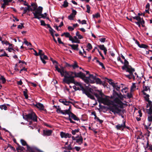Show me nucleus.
<instances>
[{
  "instance_id": "f257e3e1",
  "label": "nucleus",
  "mask_w": 152,
  "mask_h": 152,
  "mask_svg": "<svg viewBox=\"0 0 152 152\" xmlns=\"http://www.w3.org/2000/svg\"><path fill=\"white\" fill-rule=\"evenodd\" d=\"M81 88L83 93L85 94L88 97L92 99H95V98L93 96L94 95L100 103H103L105 105L109 104V100L106 98H104V95L101 90H97L96 92L94 93L93 90L91 88H84L83 87Z\"/></svg>"
},
{
  "instance_id": "f03ea898",
  "label": "nucleus",
  "mask_w": 152,
  "mask_h": 152,
  "mask_svg": "<svg viewBox=\"0 0 152 152\" xmlns=\"http://www.w3.org/2000/svg\"><path fill=\"white\" fill-rule=\"evenodd\" d=\"M55 68L56 70L60 73L62 77H64V81L68 84L74 82V77H79L82 79L85 76V74L81 72L77 73L73 72H67L64 70L63 67L60 69L57 65H55Z\"/></svg>"
},
{
  "instance_id": "7ed1b4c3",
  "label": "nucleus",
  "mask_w": 152,
  "mask_h": 152,
  "mask_svg": "<svg viewBox=\"0 0 152 152\" xmlns=\"http://www.w3.org/2000/svg\"><path fill=\"white\" fill-rule=\"evenodd\" d=\"M42 7H39L35 12H32L34 16V18L39 19L41 18H46L47 16V13L42 14Z\"/></svg>"
},
{
  "instance_id": "20e7f679",
  "label": "nucleus",
  "mask_w": 152,
  "mask_h": 152,
  "mask_svg": "<svg viewBox=\"0 0 152 152\" xmlns=\"http://www.w3.org/2000/svg\"><path fill=\"white\" fill-rule=\"evenodd\" d=\"M85 72H86V75H88V76L86 77L85 75L84 77L83 78H82V79L87 84H88L90 83H94L96 77L94 76L93 75L89 74L88 71H86Z\"/></svg>"
},
{
  "instance_id": "39448f33",
  "label": "nucleus",
  "mask_w": 152,
  "mask_h": 152,
  "mask_svg": "<svg viewBox=\"0 0 152 152\" xmlns=\"http://www.w3.org/2000/svg\"><path fill=\"white\" fill-rule=\"evenodd\" d=\"M114 96L115 97L116 96L120 99H119L117 97H116L114 100V102L117 104H118L120 105H122L123 104L122 102L121 101V100H123L124 99V96L123 95L120 93L119 94H118L116 91H114L113 94Z\"/></svg>"
},
{
  "instance_id": "423d86ee",
  "label": "nucleus",
  "mask_w": 152,
  "mask_h": 152,
  "mask_svg": "<svg viewBox=\"0 0 152 152\" xmlns=\"http://www.w3.org/2000/svg\"><path fill=\"white\" fill-rule=\"evenodd\" d=\"M23 118L25 120H31L35 122L37 121V117L35 113L33 112H31L28 114L24 115L23 116Z\"/></svg>"
},
{
  "instance_id": "0eeeda50",
  "label": "nucleus",
  "mask_w": 152,
  "mask_h": 152,
  "mask_svg": "<svg viewBox=\"0 0 152 152\" xmlns=\"http://www.w3.org/2000/svg\"><path fill=\"white\" fill-rule=\"evenodd\" d=\"M134 71V69L133 68L128 70V71H127L129 73V75H126V77L130 79L133 78L134 80L137 79L138 77V76L136 73H135L134 75L133 74V72Z\"/></svg>"
},
{
  "instance_id": "6e6552de",
  "label": "nucleus",
  "mask_w": 152,
  "mask_h": 152,
  "mask_svg": "<svg viewBox=\"0 0 152 152\" xmlns=\"http://www.w3.org/2000/svg\"><path fill=\"white\" fill-rule=\"evenodd\" d=\"M110 110L114 114L117 113L119 115H120V113L121 111V110L116 105H114L112 107L110 108Z\"/></svg>"
},
{
  "instance_id": "1a4fd4ad",
  "label": "nucleus",
  "mask_w": 152,
  "mask_h": 152,
  "mask_svg": "<svg viewBox=\"0 0 152 152\" xmlns=\"http://www.w3.org/2000/svg\"><path fill=\"white\" fill-rule=\"evenodd\" d=\"M122 68L123 70H125L126 72L132 68L131 66L129 65V62L126 59H124V65Z\"/></svg>"
},
{
  "instance_id": "9d476101",
  "label": "nucleus",
  "mask_w": 152,
  "mask_h": 152,
  "mask_svg": "<svg viewBox=\"0 0 152 152\" xmlns=\"http://www.w3.org/2000/svg\"><path fill=\"white\" fill-rule=\"evenodd\" d=\"M73 119L74 120L78 121L79 120V118L76 116V115L74 114L73 113H71V114L69 115V118L68 119L70 123H72L75 124V121H73L71 118Z\"/></svg>"
},
{
  "instance_id": "9b49d317",
  "label": "nucleus",
  "mask_w": 152,
  "mask_h": 152,
  "mask_svg": "<svg viewBox=\"0 0 152 152\" xmlns=\"http://www.w3.org/2000/svg\"><path fill=\"white\" fill-rule=\"evenodd\" d=\"M147 112L149 115H148V119L149 121L152 122V107H150L149 109L148 110Z\"/></svg>"
},
{
  "instance_id": "f8f14e48",
  "label": "nucleus",
  "mask_w": 152,
  "mask_h": 152,
  "mask_svg": "<svg viewBox=\"0 0 152 152\" xmlns=\"http://www.w3.org/2000/svg\"><path fill=\"white\" fill-rule=\"evenodd\" d=\"M34 106L38 108L40 110L46 111L45 109H44L45 107L44 105L40 103H37L34 105Z\"/></svg>"
},
{
  "instance_id": "ddd939ff",
  "label": "nucleus",
  "mask_w": 152,
  "mask_h": 152,
  "mask_svg": "<svg viewBox=\"0 0 152 152\" xmlns=\"http://www.w3.org/2000/svg\"><path fill=\"white\" fill-rule=\"evenodd\" d=\"M134 19H136L138 21H139L140 24H141L142 27H144L143 25L144 24L145 22L142 18H141L140 17L137 16L132 17Z\"/></svg>"
},
{
  "instance_id": "4468645a",
  "label": "nucleus",
  "mask_w": 152,
  "mask_h": 152,
  "mask_svg": "<svg viewBox=\"0 0 152 152\" xmlns=\"http://www.w3.org/2000/svg\"><path fill=\"white\" fill-rule=\"evenodd\" d=\"M60 135L61 138L64 137L67 138V137L70 138L71 137L72 135L68 133H66L63 132H61L60 133Z\"/></svg>"
},
{
  "instance_id": "2eb2a0df",
  "label": "nucleus",
  "mask_w": 152,
  "mask_h": 152,
  "mask_svg": "<svg viewBox=\"0 0 152 152\" xmlns=\"http://www.w3.org/2000/svg\"><path fill=\"white\" fill-rule=\"evenodd\" d=\"M12 1V0H3L4 3L2 4L1 8L4 9L5 8L6 6L9 5V3L11 2Z\"/></svg>"
},
{
  "instance_id": "dca6fc26",
  "label": "nucleus",
  "mask_w": 152,
  "mask_h": 152,
  "mask_svg": "<svg viewBox=\"0 0 152 152\" xmlns=\"http://www.w3.org/2000/svg\"><path fill=\"white\" fill-rule=\"evenodd\" d=\"M76 142L78 144L80 145L83 143V138L81 136H78L76 137Z\"/></svg>"
},
{
  "instance_id": "f3484780",
  "label": "nucleus",
  "mask_w": 152,
  "mask_h": 152,
  "mask_svg": "<svg viewBox=\"0 0 152 152\" xmlns=\"http://www.w3.org/2000/svg\"><path fill=\"white\" fill-rule=\"evenodd\" d=\"M123 123L120 124H118L116 126V128L118 130L121 129H123L125 128L126 126H125V122L124 121H123Z\"/></svg>"
},
{
  "instance_id": "a211bd4d",
  "label": "nucleus",
  "mask_w": 152,
  "mask_h": 152,
  "mask_svg": "<svg viewBox=\"0 0 152 152\" xmlns=\"http://www.w3.org/2000/svg\"><path fill=\"white\" fill-rule=\"evenodd\" d=\"M40 57V59L43 63L44 64L46 63V62L45 60H48V57L46 55L43 54L42 56H41Z\"/></svg>"
},
{
  "instance_id": "6ab92c4d",
  "label": "nucleus",
  "mask_w": 152,
  "mask_h": 152,
  "mask_svg": "<svg viewBox=\"0 0 152 152\" xmlns=\"http://www.w3.org/2000/svg\"><path fill=\"white\" fill-rule=\"evenodd\" d=\"M61 36H65L66 37H68L69 38V40H72V37L70 35V34L68 32H64L61 35Z\"/></svg>"
},
{
  "instance_id": "aec40b11",
  "label": "nucleus",
  "mask_w": 152,
  "mask_h": 152,
  "mask_svg": "<svg viewBox=\"0 0 152 152\" xmlns=\"http://www.w3.org/2000/svg\"><path fill=\"white\" fill-rule=\"evenodd\" d=\"M124 85L121 84L120 86H118L117 85V83H115L114 86L113 87L117 91H119L121 87L123 88Z\"/></svg>"
},
{
  "instance_id": "412c9836",
  "label": "nucleus",
  "mask_w": 152,
  "mask_h": 152,
  "mask_svg": "<svg viewBox=\"0 0 152 152\" xmlns=\"http://www.w3.org/2000/svg\"><path fill=\"white\" fill-rule=\"evenodd\" d=\"M52 131L51 130H46L43 131L44 134L46 136H50L52 134Z\"/></svg>"
},
{
  "instance_id": "4be33fe9",
  "label": "nucleus",
  "mask_w": 152,
  "mask_h": 152,
  "mask_svg": "<svg viewBox=\"0 0 152 152\" xmlns=\"http://www.w3.org/2000/svg\"><path fill=\"white\" fill-rule=\"evenodd\" d=\"M143 90L142 92L143 93V94H146V93L145 91H148L150 92V88L148 86H143Z\"/></svg>"
},
{
  "instance_id": "5701e85b",
  "label": "nucleus",
  "mask_w": 152,
  "mask_h": 152,
  "mask_svg": "<svg viewBox=\"0 0 152 152\" xmlns=\"http://www.w3.org/2000/svg\"><path fill=\"white\" fill-rule=\"evenodd\" d=\"M98 47L101 50L104 51V54L106 55L107 50L104 45H100Z\"/></svg>"
},
{
  "instance_id": "b1692460",
  "label": "nucleus",
  "mask_w": 152,
  "mask_h": 152,
  "mask_svg": "<svg viewBox=\"0 0 152 152\" xmlns=\"http://www.w3.org/2000/svg\"><path fill=\"white\" fill-rule=\"evenodd\" d=\"M2 56L9 57L3 50H1L0 51V57Z\"/></svg>"
},
{
  "instance_id": "393cba45",
  "label": "nucleus",
  "mask_w": 152,
  "mask_h": 152,
  "mask_svg": "<svg viewBox=\"0 0 152 152\" xmlns=\"http://www.w3.org/2000/svg\"><path fill=\"white\" fill-rule=\"evenodd\" d=\"M72 40H71L72 43H80V41L78 39L76 36H75L73 38L72 37Z\"/></svg>"
},
{
  "instance_id": "a878e982",
  "label": "nucleus",
  "mask_w": 152,
  "mask_h": 152,
  "mask_svg": "<svg viewBox=\"0 0 152 152\" xmlns=\"http://www.w3.org/2000/svg\"><path fill=\"white\" fill-rule=\"evenodd\" d=\"M68 45L71 47L74 50H78V45H70L69 44Z\"/></svg>"
},
{
  "instance_id": "bb28decb",
  "label": "nucleus",
  "mask_w": 152,
  "mask_h": 152,
  "mask_svg": "<svg viewBox=\"0 0 152 152\" xmlns=\"http://www.w3.org/2000/svg\"><path fill=\"white\" fill-rule=\"evenodd\" d=\"M32 7H30V11H35L34 12H35L36 10L37 9V6H36L35 4H32L31 5Z\"/></svg>"
},
{
  "instance_id": "cd10ccee",
  "label": "nucleus",
  "mask_w": 152,
  "mask_h": 152,
  "mask_svg": "<svg viewBox=\"0 0 152 152\" xmlns=\"http://www.w3.org/2000/svg\"><path fill=\"white\" fill-rule=\"evenodd\" d=\"M72 67L73 69H75L77 68H78L79 66L78 65L77 62L76 61H75L74 64H72Z\"/></svg>"
},
{
  "instance_id": "c85d7f7f",
  "label": "nucleus",
  "mask_w": 152,
  "mask_h": 152,
  "mask_svg": "<svg viewBox=\"0 0 152 152\" xmlns=\"http://www.w3.org/2000/svg\"><path fill=\"white\" fill-rule=\"evenodd\" d=\"M72 113L70 110H69V109H68L64 111H63V113H62V114L64 115L66 114H68L69 115H69L71 114V113Z\"/></svg>"
},
{
  "instance_id": "c756f323",
  "label": "nucleus",
  "mask_w": 152,
  "mask_h": 152,
  "mask_svg": "<svg viewBox=\"0 0 152 152\" xmlns=\"http://www.w3.org/2000/svg\"><path fill=\"white\" fill-rule=\"evenodd\" d=\"M147 148L148 150L152 151V145L149 144L148 142L147 143Z\"/></svg>"
},
{
  "instance_id": "7c9ffc66",
  "label": "nucleus",
  "mask_w": 152,
  "mask_h": 152,
  "mask_svg": "<svg viewBox=\"0 0 152 152\" xmlns=\"http://www.w3.org/2000/svg\"><path fill=\"white\" fill-rule=\"evenodd\" d=\"M95 82H96L97 84H101L102 83L100 79L96 77L95 79Z\"/></svg>"
},
{
  "instance_id": "2f4dec72",
  "label": "nucleus",
  "mask_w": 152,
  "mask_h": 152,
  "mask_svg": "<svg viewBox=\"0 0 152 152\" xmlns=\"http://www.w3.org/2000/svg\"><path fill=\"white\" fill-rule=\"evenodd\" d=\"M30 6H28V7H26L24 8L23 12V14H25L26 12L28 11H30Z\"/></svg>"
},
{
  "instance_id": "473e14b6",
  "label": "nucleus",
  "mask_w": 152,
  "mask_h": 152,
  "mask_svg": "<svg viewBox=\"0 0 152 152\" xmlns=\"http://www.w3.org/2000/svg\"><path fill=\"white\" fill-rule=\"evenodd\" d=\"M27 91H28V90H27V89H25V91H23V95L24 96H25L26 99H27L28 98V95L27 94Z\"/></svg>"
},
{
  "instance_id": "72a5a7b5",
  "label": "nucleus",
  "mask_w": 152,
  "mask_h": 152,
  "mask_svg": "<svg viewBox=\"0 0 152 152\" xmlns=\"http://www.w3.org/2000/svg\"><path fill=\"white\" fill-rule=\"evenodd\" d=\"M136 88V86L135 85V83H132V85L131 87V91H134Z\"/></svg>"
},
{
  "instance_id": "f704fd0d",
  "label": "nucleus",
  "mask_w": 152,
  "mask_h": 152,
  "mask_svg": "<svg viewBox=\"0 0 152 152\" xmlns=\"http://www.w3.org/2000/svg\"><path fill=\"white\" fill-rule=\"evenodd\" d=\"M6 79L2 76H1L0 78V81L2 82L3 83H4L6 82Z\"/></svg>"
},
{
  "instance_id": "c9c22d12",
  "label": "nucleus",
  "mask_w": 152,
  "mask_h": 152,
  "mask_svg": "<svg viewBox=\"0 0 152 152\" xmlns=\"http://www.w3.org/2000/svg\"><path fill=\"white\" fill-rule=\"evenodd\" d=\"M123 89L121 90L122 92L123 93H126L128 91V88L126 87H125L124 88L123 87Z\"/></svg>"
},
{
  "instance_id": "e433bc0d",
  "label": "nucleus",
  "mask_w": 152,
  "mask_h": 152,
  "mask_svg": "<svg viewBox=\"0 0 152 152\" xmlns=\"http://www.w3.org/2000/svg\"><path fill=\"white\" fill-rule=\"evenodd\" d=\"M0 108L1 109H4L6 110L7 109V107L5 104L0 105Z\"/></svg>"
},
{
  "instance_id": "4c0bfd02",
  "label": "nucleus",
  "mask_w": 152,
  "mask_h": 152,
  "mask_svg": "<svg viewBox=\"0 0 152 152\" xmlns=\"http://www.w3.org/2000/svg\"><path fill=\"white\" fill-rule=\"evenodd\" d=\"M108 82L113 87L114 86L115 83L113 82L112 80L111 79H108Z\"/></svg>"
},
{
  "instance_id": "58836bf2",
  "label": "nucleus",
  "mask_w": 152,
  "mask_h": 152,
  "mask_svg": "<svg viewBox=\"0 0 152 152\" xmlns=\"http://www.w3.org/2000/svg\"><path fill=\"white\" fill-rule=\"evenodd\" d=\"M22 144V145L25 146L26 145L27 146V145H28L26 142L24 140H23L21 139L20 140Z\"/></svg>"
},
{
  "instance_id": "ea45409f",
  "label": "nucleus",
  "mask_w": 152,
  "mask_h": 152,
  "mask_svg": "<svg viewBox=\"0 0 152 152\" xmlns=\"http://www.w3.org/2000/svg\"><path fill=\"white\" fill-rule=\"evenodd\" d=\"M68 3L66 0L64 1V4L62 5L64 7H68Z\"/></svg>"
},
{
  "instance_id": "a19ab883",
  "label": "nucleus",
  "mask_w": 152,
  "mask_h": 152,
  "mask_svg": "<svg viewBox=\"0 0 152 152\" xmlns=\"http://www.w3.org/2000/svg\"><path fill=\"white\" fill-rule=\"evenodd\" d=\"M151 123H149V124H148V125H146L145 124V123H143V125H144V127H145V129H149V126L151 125Z\"/></svg>"
},
{
  "instance_id": "79ce46f5",
  "label": "nucleus",
  "mask_w": 152,
  "mask_h": 152,
  "mask_svg": "<svg viewBox=\"0 0 152 152\" xmlns=\"http://www.w3.org/2000/svg\"><path fill=\"white\" fill-rule=\"evenodd\" d=\"M139 47L140 48H147L148 47V46L142 44L140 45Z\"/></svg>"
},
{
  "instance_id": "37998d69",
  "label": "nucleus",
  "mask_w": 152,
  "mask_h": 152,
  "mask_svg": "<svg viewBox=\"0 0 152 152\" xmlns=\"http://www.w3.org/2000/svg\"><path fill=\"white\" fill-rule=\"evenodd\" d=\"M24 149V148L23 147H22L20 146H19L16 148V150L17 151L20 150L21 151H22Z\"/></svg>"
},
{
  "instance_id": "c03bdc74",
  "label": "nucleus",
  "mask_w": 152,
  "mask_h": 152,
  "mask_svg": "<svg viewBox=\"0 0 152 152\" xmlns=\"http://www.w3.org/2000/svg\"><path fill=\"white\" fill-rule=\"evenodd\" d=\"M58 107L57 109L56 112L58 113H61L62 114V113H63V110H61V108L59 107L58 106Z\"/></svg>"
},
{
  "instance_id": "a18cd8bd",
  "label": "nucleus",
  "mask_w": 152,
  "mask_h": 152,
  "mask_svg": "<svg viewBox=\"0 0 152 152\" xmlns=\"http://www.w3.org/2000/svg\"><path fill=\"white\" fill-rule=\"evenodd\" d=\"M73 83L75 85H76V86H79L80 87L81 86V85L80 83H79L78 82H77L75 81L74 80V82H73V83Z\"/></svg>"
},
{
  "instance_id": "49530a36",
  "label": "nucleus",
  "mask_w": 152,
  "mask_h": 152,
  "mask_svg": "<svg viewBox=\"0 0 152 152\" xmlns=\"http://www.w3.org/2000/svg\"><path fill=\"white\" fill-rule=\"evenodd\" d=\"M38 56L39 55L40 56H42L43 54H44V53L41 50H39V52L38 53Z\"/></svg>"
},
{
  "instance_id": "de8ad7c7",
  "label": "nucleus",
  "mask_w": 152,
  "mask_h": 152,
  "mask_svg": "<svg viewBox=\"0 0 152 152\" xmlns=\"http://www.w3.org/2000/svg\"><path fill=\"white\" fill-rule=\"evenodd\" d=\"M24 43L26 45L28 46L30 45L31 46H32L30 42H28L25 39V41L24 42Z\"/></svg>"
},
{
  "instance_id": "09e8293b",
  "label": "nucleus",
  "mask_w": 152,
  "mask_h": 152,
  "mask_svg": "<svg viewBox=\"0 0 152 152\" xmlns=\"http://www.w3.org/2000/svg\"><path fill=\"white\" fill-rule=\"evenodd\" d=\"M87 48L89 50H91L92 48V46L91 44L88 43L87 46Z\"/></svg>"
},
{
  "instance_id": "8fccbe9b",
  "label": "nucleus",
  "mask_w": 152,
  "mask_h": 152,
  "mask_svg": "<svg viewBox=\"0 0 152 152\" xmlns=\"http://www.w3.org/2000/svg\"><path fill=\"white\" fill-rule=\"evenodd\" d=\"M145 96L144 97L145 100L146 101H147L149 100V95L148 94H147L146 93V94H144Z\"/></svg>"
},
{
  "instance_id": "3c124183",
  "label": "nucleus",
  "mask_w": 152,
  "mask_h": 152,
  "mask_svg": "<svg viewBox=\"0 0 152 152\" xmlns=\"http://www.w3.org/2000/svg\"><path fill=\"white\" fill-rule=\"evenodd\" d=\"M70 103H72V102L70 101H66L65 100L64 104L66 105H69Z\"/></svg>"
},
{
  "instance_id": "603ef678",
  "label": "nucleus",
  "mask_w": 152,
  "mask_h": 152,
  "mask_svg": "<svg viewBox=\"0 0 152 152\" xmlns=\"http://www.w3.org/2000/svg\"><path fill=\"white\" fill-rule=\"evenodd\" d=\"M86 8L87 9V10L86 12L88 13H89L90 11V9L91 7L90 6L88 5H86Z\"/></svg>"
},
{
  "instance_id": "864d4df0",
  "label": "nucleus",
  "mask_w": 152,
  "mask_h": 152,
  "mask_svg": "<svg viewBox=\"0 0 152 152\" xmlns=\"http://www.w3.org/2000/svg\"><path fill=\"white\" fill-rule=\"evenodd\" d=\"M23 23H21L20 25H18V28L20 29H22L23 28H24V26H23Z\"/></svg>"
},
{
  "instance_id": "5fc2aeb1",
  "label": "nucleus",
  "mask_w": 152,
  "mask_h": 152,
  "mask_svg": "<svg viewBox=\"0 0 152 152\" xmlns=\"http://www.w3.org/2000/svg\"><path fill=\"white\" fill-rule=\"evenodd\" d=\"M79 132V130L78 129H75L74 130H72V134L74 135L76 133L78 132Z\"/></svg>"
},
{
  "instance_id": "6e6d98bb",
  "label": "nucleus",
  "mask_w": 152,
  "mask_h": 152,
  "mask_svg": "<svg viewBox=\"0 0 152 152\" xmlns=\"http://www.w3.org/2000/svg\"><path fill=\"white\" fill-rule=\"evenodd\" d=\"M74 17H75V16L74 15L71 14L68 16V18L70 20H73Z\"/></svg>"
},
{
  "instance_id": "4d7b16f0",
  "label": "nucleus",
  "mask_w": 152,
  "mask_h": 152,
  "mask_svg": "<svg viewBox=\"0 0 152 152\" xmlns=\"http://www.w3.org/2000/svg\"><path fill=\"white\" fill-rule=\"evenodd\" d=\"M100 41L102 42H104L105 41L106 38H101L99 39Z\"/></svg>"
},
{
  "instance_id": "13d9d810",
  "label": "nucleus",
  "mask_w": 152,
  "mask_h": 152,
  "mask_svg": "<svg viewBox=\"0 0 152 152\" xmlns=\"http://www.w3.org/2000/svg\"><path fill=\"white\" fill-rule=\"evenodd\" d=\"M77 13V12L75 10L73 9H72V12L71 14L72 15H74V16H75V15H76Z\"/></svg>"
},
{
  "instance_id": "bf43d9fd",
  "label": "nucleus",
  "mask_w": 152,
  "mask_h": 152,
  "mask_svg": "<svg viewBox=\"0 0 152 152\" xmlns=\"http://www.w3.org/2000/svg\"><path fill=\"white\" fill-rule=\"evenodd\" d=\"M94 18H98L100 17V15L99 13H97L95 15H93Z\"/></svg>"
},
{
  "instance_id": "052dcab7",
  "label": "nucleus",
  "mask_w": 152,
  "mask_h": 152,
  "mask_svg": "<svg viewBox=\"0 0 152 152\" xmlns=\"http://www.w3.org/2000/svg\"><path fill=\"white\" fill-rule=\"evenodd\" d=\"M68 29L69 31H73L74 30V28L70 26H69L68 27Z\"/></svg>"
},
{
  "instance_id": "680f3d73",
  "label": "nucleus",
  "mask_w": 152,
  "mask_h": 152,
  "mask_svg": "<svg viewBox=\"0 0 152 152\" xmlns=\"http://www.w3.org/2000/svg\"><path fill=\"white\" fill-rule=\"evenodd\" d=\"M41 25L42 26H45L46 24L45 23V21L43 20H40Z\"/></svg>"
},
{
  "instance_id": "e2e57ef3",
  "label": "nucleus",
  "mask_w": 152,
  "mask_h": 152,
  "mask_svg": "<svg viewBox=\"0 0 152 152\" xmlns=\"http://www.w3.org/2000/svg\"><path fill=\"white\" fill-rule=\"evenodd\" d=\"M147 101L148 102V104H149V106H150V107H152V102L151 101H150L149 99Z\"/></svg>"
},
{
  "instance_id": "0e129e2a",
  "label": "nucleus",
  "mask_w": 152,
  "mask_h": 152,
  "mask_svg": "<svg viewBox=\"0 0 152 152\" xmlns=\"http://www.w3.org/2000/svg\"><path fill=\"white\" fill-rule=\"evenodd\" d=\"M75 149V150L77 151H78L80 149V147L75 146L74 148Z\"/></svg>"
},
{
  "instance_id": "69168bd1",
  "label": "nucleus",
  "mask_w": 152,
  "mask_h": 152,
  "mask_svg": "<svg viewBox=\"0 0 152 152\" xmlns=\"http://www.w3.org/2000/svg\"><path fill=\"white\" fill-rule=\"evenodd\" d=\"M17 83L18 85H21L23 84V82L21 80L19 81H17Z\"/></svg>"
},
{
  "instance_id": "338daca9",
  "label": "nucleus",
  "mask_w": 152,
  "mask_h": 152,
  "mask_svg": "<svg viewBox=\"0 0 152 152\" xmlns=\"http://www.w3.org/2000/svg\"><path fill=\"white\" fill-rule=\"evenodd\" d=\"M127 96L128 98H131L132 96V94L131 93H128L127 94Z\"/></svg>"
},
{
  "instance_id": "774afa93",
  "label": "nucleus",
  "mask_w": 152,
  "mask_h": 152,
  "mask_svg": "<svg viewBox=\"0 0 152 152\" xmlns=\"http://www.w3.org/2000/svg\"><path fill=\"white\" fill-rule=\"evenodd\" d=\"M2 42L3 44H5L6 45H8L9 44V42L7 41H2Z\"/></svg>"
}]
</instances>
